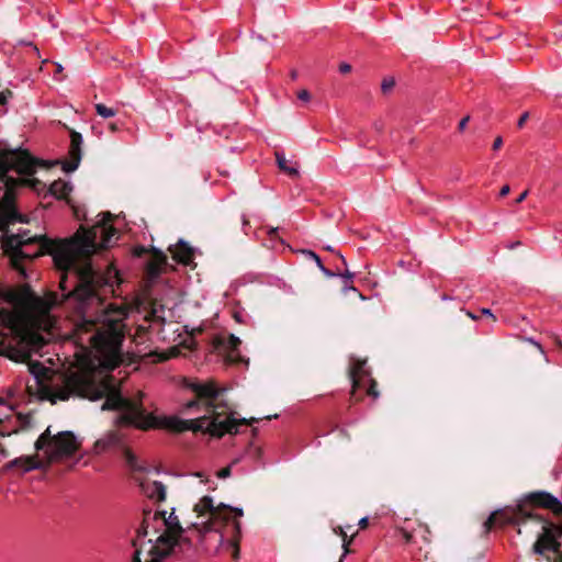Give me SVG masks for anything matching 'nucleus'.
<instances>
[{"label": "nucleus", "instance_id": "obj_46", "mask_svg": "<svg viewBox=\"0 0 562 562\" xmlns=\"http://www.w3.org/2000/svg\"><path fill=\"white\" fill-rule=\"evenodd\" d=\"M368 525H369V519H368V517H363V518H361V519L359 520V527H360V529H364V528H367V527H368Z\"/></svg>", "mask_w": 562, "mask_h": 562}, {"label": "nucleus", "instance_id": "obj_17", "mask_svg": "<svg viewBox=\"0 0 562 562\" xmlns=\"http://www.w3.org/2000/svg\"><path fill=\"white\" fill-rule=\"evenodd\" d=\"M169 251L178 263L189 266L193 262L194 250L183 240H179L176 246L169 247Z\"/></svg>", "mask_w": 562, "mask_h": 562}, {"label": "nucleus", "instance_id": "obj_57", "mask_svg": "<svg viewBox=\"0 0 562 562\" xmlns=\"http://www.w3.org/2000/svg\"><path fill=\"white\" fill-rule=\"evenodd\" d=\"M65 200L67 201V203L70 205V207H71V209H75V205H74V204H71L70 199H68V198H67V199H65Z\"/></svg>", "mask_w": 562, "mask_h": 562}, {"label": "nucleus", "instance_id": "obj_27", "mask_svg": "<svg viewBox=\"0 0 562 562\" xmlns=\"http://www.w3.org/2000/svg\"><path fill=\"white\" fill-rule=\"evenodd\" d=\"M53 437L50 435V430L49 428H47L43 434L40 435V437L37 438L36 442H35V449L36 450H43L45 447L48 448L47 451L50 450L52 448V441H53Z\"/></svg>", "mask_w": 562, "mask_h": 562}, {"label": "nucleus", "instance_id": "obj_21", "mask_svg": "<svg viewBox=\"0 0 562 562\" xmlns=\"http://www.w3.org/2000/svg\"><path fill=\"white\" fill-rule=\"evenodd\" d=\"M19 467L23 470V472H30L32 470L42 469L44 463L38 460L37 457H21L10 461L7 464V468H15Z\"/></svg>", "mask_w": 562, "mask_h": 562}, {"label": "nucleus", "instance_id": "obj_33", "mask_svg": "<svg viewBox=\"0 0 562 562\" xmlns=\"http://www.w3.org/2000/svg\"><path fill=\"white\" fill-rule=\"evenodd\" d=\"M338 277L342 278V282H344L342 289L345 292L348 290L358 292V290L352 285V281H353V277H355V274L352 272H349L348 270H346L345 272L340 271V274H338Z\"/></svg>", "mask_w": 562, "mask_h": 562}, {"label": "nucleus", "instance_id": "obj_10", "mask_svg": "<svg viewBox=\"0 0 562 562\" xmlns=\"http://www.w3.org/2000/svg\"><path fill=\"white\" fill-rule=\"evenodd\" d=\"M212 413H205L203 416L191 419V420H184L177 416H156L154 415V422L155 425L153 429H167L173 432H183L186 430H192L194 432L202 431L210 434L207 431L209 423L211 422Z\"/></svg>", "mask_w": 562, "mask_h": 562}, {"label": "nucleus", "instance_id": "obj_56", "mask_svg": "<svg viewBox=\"0 0 562 562\" xmlns=\"http://www.w3.org/2000/svg\"><path fill=\"white\" fill-rule=\"evenodd\" d=\"M65 200L67 201V203L70 205V207H71V209H75V205H74V204H71L70 199H68V198H67V199H65Z\"/></svg>", "mask_w": 562, "mask_h": 562}, {"label": "nucleus", "instance_id": "obj_8", "mask_svg": "<svg viewBox=\"0 0 562 562\" xmlns=\"http://www.w3.org/2000/svg\"><path fill=\"white\" fill-rule=\"evenodd\" d=\"M430 529L427 525L418 524L412 530L398 528L396 530L397 539L408 547L409 554L420 561L427 560L429 555Z\"/></svg>", "mask_w": 562, "mask_h": 562}, {"label": "nucleus", "instance_id": "obj_39", "mask_svg": "<svg viewBox=\"0 0 562 562\" xmlns=\"http://www.w3.org/2000/svg\"><path fill=\"white\" fill-rule=\"evenodd\" d=\"M297 99L303 102H308L311 100V93L306 89H302L297 92Z\"/></svg>", "mask_w": 562, "mask_h": 562}, {"label": "nucleus", "instance_id": "obj_31", "mask_svg": "<svg viewBox=\"0 0 562 562\" xmlns=\"http://www.w3.org/2000/svg\"><path fill=\"white\" fill-rule=\"evenodd\" d=\"M124 457H125V460H126V463L127 465L133 470V471H138V472H143L145 471V469L140 465L137 464V458L136 456L128 449V448H125L124 450Z\"/></svg>", "mask_w": 562, "mask_h": 562}, {"label": "nucleus", "instance_id": "obj_48", "mask_svg": "<svg viewBox=\"0 0 562 562\" xmlns=\"http://www.w3.org/2000/svg\"><path fill=\"white\" fill-rule=\"evenodd\" d=\"M468 121H469V116H465L460 121V123H459L460 131H463L465 128Z\"/></svg>", "mask_w": 562, "mask_h": 562}, {"label": "nucleus", "instance_id": "obj_43", "mask_svg": "<svg viewBox=\"0 0 562 562\" xmlns=\"http://www.w3.org/2000/svg\"><path fill=\"white\" fill-rule=\"evenodd\" d=\"M502 145H503V139H502V137L498 136L493 142V149L497 150L502 147Z\"/></svg>", "mask_w": 562, "mask_h": 562}, {"label": "nucleus", "instance_id": "obj_32", "mask_svg": "<svg viewBox=\"0 0 562 562\" xmlns=\"http://www.w3.org/2000/svg\"><path fill=\"white\" fill-rule=\"evenodd\" d=\"M94 109H95L97 114L104 119L113 117L117 113L116 109L109 108L103 103H97L94 105Z\"/></svg>", "mask_w": 562, "mask_h": 562}, {"label": "nucleus", "instance_id": "obj_44", "mask_svg": "<svg viewBox=\"0 0 562 562\" xmlns=\"http://www.w3.org/2000/svg\"><path fill=\"white\" fill-rule=\"evenodd\" d=\"M510 191V187L508 184H505L502 187L501 191H499V196L504 198L506 196Z\"/></svg>", "mask_w": 562, "mask_h": 562}, {"label": "nucleus", "instance_id": "obj_36", "mask_svg": "<svg viewBox=\"0 0 562 562\" xmlns=\"http://www.w3.org/2000/svg\"><path fill=\"white\" fill-rule=\"evenodd\" d=\"M395 86V80L394 78H384L382 83H381V90L383 93H387L390 92Z\"/></svg>", "mask_w": 562, "mask_h": 562}, {"label": "nucleus", "instance_id": "obj_15", "mask_svg": "<svg viewBox=\"0 0 562 562\" xmlns=\"http://www.w3.org/2000/svg\"><path fill=\"white\" fill-rule=\"evenodd\" d=\"M366 360L352 359L350 367V378L352 381L351 401L358 402L360 400L357 392L364 386L366 380L371 378L370 371L366 368Z\"/></svg>", "mask_w": 562, "mask_h": 562}, {"label": "nucleus", "instance_id": "obj_50", "mask_svg": "<svg viewBox=\"0 0 562 562\" xmlns=\"http://www.w3.org/2000/svg\"><path fill=\"white\" fill-rule=\"evenodd\" d=\"M109 130H110L111 132H113V133H114V132H116V131H119L117 124H116V123H110V124H109Z\"/></svg>", "mask_w": 562, "mask_h": 562}, {"label": "nucleus", "instance_id": "obj_49", "mask_svg": "<svg viewBox=\"0 0 562 562\" xmlns=\"http://www.w3.org/2000/svg\"><path fill=\"white\" fill-rule=\"evenodd\" d=\"M340 533L344 536V548L345 550L347 551V547L349 546V543L351 542V539L347 541V535L344 533V531L340 529Z\"/></svg>", "mask_w": 562, "mask_h": 562}, {"label": "nucleus", "instance_id": "obj_2", "mask_svg": "<svg viewBox=\"0 0 562 562\" xmlns=\"http://www.w3.org/2000/svg\"><path fill=\"white\" fill-rule=\"evenodd\" d=\"M536 504L527 499V495L516 507H506L493 512L484 521V532L488 533L496 527L506 525H520L527 520H533L541 526V532L532 546V552L538 555H544L547 551L552 553L546 555V562H562V551H560V539L562 538V526L553 524L551 519L533 513Z\"/></svg>", "mask_w": 562, "mask_h": 562}, {"label": "nucleus", "instance_id": "obj_7", "mask_svg": "<svg viewBox=\"0 0 562 562\" xmlns=\"http://www.w3.org/2000/svg\"><path fill=\"white\" fill-rule=\"evenodd\" d=\"M71 395L98 400L102 397L103 392L95 386L91 378L80 373H71L66 378L63 387L53 390V398L55 402L57 400L67 401Z\"/></svg>", "mask_w": 562, "mask_h": 562}, {"label": "nucleus", "instance_id": "obj_25", "mask_svg": "<svg viewBox=\"0 0 562 562\" xmlns=\"http://www.w3.org/2000/svg\"><path fill=\"white\" fill-rule=\"evenodd\" d=\"M146 492L151 499L157 502H164L166 499V486L159 481H154L148 484Z\"/></svg>", "mask_w": 562, "mask_h": 562}, {"label": "nucleus", "instance_id": "obj_42", "mask_svg": "<svg viewBox=\"0 0 562 562\" xmlns=\"http://www.w3.org/2000/svg\"><path fill=\"white\" fill-rule=\"evenodd\" d=\"M480 313H481V315L488 316V317H491L493 321H496V317L494 316V314L492 313V311H491L490 308H485V307H483V308H481V310H480Z\"/></svg>", "mask_w": 562, "mask_h": 562}, {"label": "nucleus", "instance_id": "obj_58", "mask_svg": "<svg viewBox=\"0 0 562 562\" xmlns=\"http://www.w3.org/2000/svg\"><path fill=\"white\" fill-rule=\"evenodd\" d=\"M324 249H325V250H327V251H331V252H334V249H333V247H330V246H326V247H324Z\"/></svg>", "mask_w": 562, "mask_h": 562}, {"label": "nucleus", "instance_id": "obj_54", "mask_svg": "<svg viewBox=\"0 0 562 562\" xmlns=\"http://www.w3.org/2000/svg\"><path fill=\"white\" fill-rule=\"evenodd\" d=\"M291 78H292L293 80H295V79L297 78V71H296V70H292V71H291Z\"/></svg>", "mask_w": 562, "mask_h": 562}, {"label": "nucleus", "instance_id": "obj_52", "mask_svg": "<svg viewBox=\"0 0 562 562\" xmlns=\"http://www.w3.org/2000/svg\"><path fill=\"white\" fill-rule=\"evenodd\" d=\"M244 229H246L247 226H249V221L246 217V215H243L241 217Z\"/></svg>", "mask_w": 562, "mask_h": 562}, {"label": "nucleus", "instance_id": "obj_34", "mask_svg": "<svg viewBox=\"0 0 562 562\" xmlns=\"http://www.w3.org/2000/svg\"><path fill=\"white\" fill-rule=\"evenodd\" d=\"M301 252L307 258V259H311L312 261H315V263L318 266H321V263L323 262L321 257L314 252L313 250H310V249H302Z\"/></svg>", "mask_w": 562, "mask_h": 562}, {"label": "nucleus", "instance_id": "obj_30", "mask_svg": "<svg viewBox=\"0 0 562 562\" xmlns=\"http://www.w3.org/2000/svg\"><path fill=\"white\" fill-rule=\"evenodd\" d=\"M378 383L373 378H369L366 380V384L363 387H366V394L372 398V401H376L379 398V391L376 389Z\"/></svg>", "mask_w": 562, "mask_h": 562}, {"label": "nucleus", "instance_id": "obj_6", "mask_svg": "<svg viewBox=\"0 0 562 562\" xmlns=\"http://www.w3.org/2000/svg\"><path fill=\"white\" fill-rule=\"evenodd\" d=\"M14 169H10V171ZM8 171L0 178L3 183L4 192L0 198V231H4L11 224L26 222L25 215L21 214L15 205V190L19 187H30L35 191H41L45 184L36 178H14L8 176ZM16 173H19L15 170Z\"/></svg>", "mask_w": 562, "mask_h": 562}, {"label": "nucleus", "instance_id": "obj_47", "mask_svg": "<svg viewBox=\"0 0 562 562\" xmlns=\"http://www.w3.org/2000/svg\"><path fill=\"white\" fill-rule=\"evenodd\" d=\"M527 195H528V191L526 190V191L521 192V193L518 195V198L516 199V201H515V202H516L517 204H518V203H521L522 201H525V199L527 198Z\"/></svg>", "mask_w": 562, "mask_h": 562}, {"label": "nucleus", "instance_id": "obj_26", "mask_svg": "<svg viewBox=\"0 0 562 562\" xmlns=\"http://www.w3.org/2000/svg\"><path fill=\"white\" fill-rule=\"evenodd\" d=\"M19 316L14 311L0 307V324L8 328L16 326Z\"/></svg>", "mask_w": 562, "mask_h": 562}, {"label": "nucleus", "instance_id": "obj_41", "mask_svg": "<svg viewBox=\"0 0 562 562\" xmlns=\"http://www.w3.org/2000/svg\"><path fill=\"white\" fill-rule=\"evenodd\" d=\"M339 71H340L341 74H348V72H350V71H351V65H349V64H347V63H341V64L339 65Z\"/></svg>", "mask_w": 562, "mask_h": 562}, {"label": "nucleus", "instance_id": "obj_13", "mask_svg": "<svg viewBox=\"0 0 562 562\" xmlns=\"http://www.w3.org/2000/svg\"><path fill=\"white\" fill-rule=\"evenodd\" d=\"M243 515H244V512L241 508L231 507L223 503L221 504V517L220 518L224 519L233 530L232 540H233L234 547H235L234 554H233L234 559H238V554H239L238 542H239V539L241 536V525H240V521L238 520V518L241 517Z\"/></svg>", "mask_w": 562, "mask_h": 562}, {"label": "nucleus", "instance_id": "obj_51", "mask_svg": "<svg viewBox=\"0 0 562 562\" xmlns=\"http://www.w3.org/2000/svg\"><path fill=\"white\" fill-rule=\"evenodd\" d=\"M467 315H468L471 319H473V321H476V319H479V317H480L479 315H476V314H474V313H472V312H470V311H468V312H467Z\"/></svg>", "mask_w": 562, "mask_h": 562}, {"label": "nucleus", "instance_id": "obj_16", "mask_svg": "<svg viewBox=\"0 0 562 562\" xmlns=\"http://www.w3.org/2000/svg\"><path fill=\"white\" fill-rule=\"evenodd\" d=\"M241 344L240 339L235 335H216L213 338V347L217 352H226L233 360L237 356L238 347Z\"/></svg>", "mask_w": 562, "mask_h": 562}, {"label": "nucleus", "instance_id": "obj_45", "mask_svg": "<svg viewBox=\"0 0 562 562\" xmlns=\"http://www.w3.org/2000/svg\"><path fill=\"white\" fill-rule=\"evenodd\" d=\"M278 231L279 228L278 227H271L268 229V235L271 239H274L277 238V235H278Z\"/></svg>", "mask_w": 562, "mask_h": 562}, {"label": "nucleus", "instance_id": "obj_20", "mask_svg": "<svg viewBox=\"0 0 562 562\" xmlns=\"http://www.w3.org/2000/svg\"><path fill=\"white\" fill-rule=\"evenodd\" d=\"M122 445V439L116 432H109L103 438H100L94 443L95 453H103L110 449L119 448Z\"/></svg>", "mask_w": 562, "mask_h": 562}, {"label": "nucleus", "instance_id": "obj_11", "mask_svg": "<svg viewBox=\"0 0 562 562\" xmlns=\"http://www.w3.org/2000/svg\"><path fill=\"white\" fill-rule=\"evenodd\" d=\"M79 449V442L71 431H60L53 437L52 448L47 451L49 461L72 457Z\"/></svg>", "mask_w": 562, "mask_h": 562}, {"label": "nucleus", "instance_id": "obj_4", "mask_svg": "<svg viewBox=\"0 0 562 562\" xmlns=\"http://www.w3.org/2000/svg\"><path fill=\"white\" fill-rule=\"evenodd\" d=\"M149 527H151L156 533H160L155 540L149 539L150 543H155L150 547V559L146 560V562H166V559L171 553H176V548L181 547L182 542L191 548L190 540L181 539L183 528L178 517L173 513L166 517L165 510H144L143 522L137 529V539L133 540L135 548L137 547V541L147 536ZM133 562H142L138 549H135Z\"/></svg>", "mask_w": 562, "mask_h": 562}, {"label": "nucleus", "instance_id": "obj_3", "mask_svg": "<svg viewBox=\"0 0 562 562\" xmlns=\"http://www.w3.org/2000/svg\"><path fill=\"white\" fill-rule=\"evenodd\" d=\"M189 389L194 392L196 398L182 404V413H212L207 431L211 436L221 438L225 434L235 435L239 432L240 426H248L257 422L256 418H236L224 401H217L221 390L213 381L206 383L191 382Z\"/></svg>", "mask_w": 562, "mask_h": 562}, {"label": "nucleus", "instance_id": "obj_35", "mask_svg": "<svg viewBox=\"0 0 562 562\" xmlns=\"http://www.w3.org/2000/svg\"><path fill=\"white\" fill-rule=\"evenodd\" d=\"M238 460H234L229 465L217 471L216 476L218 479H227L232 474V467L237 463Z\"/></svg>", "mask_w": 562, "mask_h": 562}, {"label": "nucleus", "instance_id": "obj_59", "mask_svg": "<svg viewBox=\"0 0 562 562\" xmlns=\"http://www.w3.org/2000/svg\"><path fill=\"white\" fill-rule=\"evenodd\" d=\"M75 215H76L77 217H79L78 210H76V209H75Z\"/></svg>", "mask_w": 562, "mask_h": 562}, {"label": "nucleus", "instance_id": "obj_40", "mask_svg": "<svg viewBox=\"0 0 562 562\" xmlns=\"http://www.w3.org/2000/svg\"><path fill=\"white\" fill-rule=\"evenodd\" d=\"M528 117H529L528 112L522 113L517 122V126L519 128H521L525 125V123L527 122Z\"/></svg>", "mask_w": 562, "mask_h": 562}, {"label": "nucleus", "instance_id": "obj_12", "mask_svg": "<svg viewBox=\"0 0 562 562\" xmlns=\"http://www.w3.org/2000/svg\"><path fill=\"white\" fill-rule=\"evenodd\" d=\"M29 370L35 379L36 392L41 400L50 401L55 404L53 398V387L48 384L52 379V371L43 363L35 361L29 364Z\"/></svg>", "mask_w": 562, "mask_h": 562}, {"label": "nucleus", "instance_id": "obj_55", "mask_svg": "<svg viewBox=\"0 0 562 562\" xmlns=\"http://www.w3.org/2000/svg\"><path fill=\"white\" fill-rule=\"evenodd\" d=\"M234 317L238 323L243 322L238 313H235Z\"/></svg>", "mask_w": 562, "mask_h": 562}, {"label": "nucleus", "instance_id": "obj_53", "mask_svg": "<svg viewBox=\"0 0 562 562\" xmlns=\"http://www.w3.org/2000/svg\"><path fill=\"white\" fill-rule=\"evenodd\" d=\"M336 255L339 258V260L341 261V263L346 267L347 262H346L345 257L340 252H336Z\"/></svg>", "mask_w": 562, "mask_h": 562}, {"label": "nucleus", "instance_id": "obj_38", "mask_svg": "<svg viewBox=\"0 0 562 562\" xmlns=\"http://www.w3.org/2000/svg\"><path fill=\"white\" fill-rule=\"evenodd\" d=\"M12 97V92L7 89L4 91H0V104L5 105L8 103V99Z\"/></svg>", "mask_w": 562, "mask_h": 562}, {"label": "nucleus", "instance_id": "obj_19", "mask_svg": "<svg viewBox=\"0 0 562 562\" xmlns=\"http://www.w3.org/2000/svg\"><path fill=\"white\" fill-rule=\"evenodd\" d=\"M194 512L198 513L199 516L204 514H210L212 518L221 517V504L218 506H214L213 498L211 496H203L195 505Z\"/></svg>", "mask_w": 562, "mask_h": 562}, {"label": "nucleus", "instance_id": "obj_23", "mask_svg": "<svg viewBox=\"0 0 562 562\" xmlns=\"http://www.w3.org/2000/svg\"><path fill=\"white\" fill-rule=\"evenodd\" d=\"M72 190L70 182L64 181L61 179L55 180L48 187V193L56 198L57 200L67 199L69 192Z\"/></svg>", "mask_w": 562, "mask_h": 562}, {"label": "nucleus", "instance_id": "obj_28", "mask_svg": "<svg viewBox=\"0 0 562 562\" xmlns=\"http://www.w3.org/2000/svg\"><path fill=\"white\" fill-rule=\"evenodd\" d=\"M276 160H277L278 167L282 171L286 172L290 176H297L299 175V171H297L296 168L290 167L288 165V161H286V159H285V157H284V155L282 153H278V151L276 153Z\"/></svg>", "mask_w": 562, "mask_h": 562}, {"label": "nucleus", "instance_id": "obj_24", "mask_svg": "<svg viewBox=\"0 0 562 562\" xmlns=\"http://www.w3.org/2000/svg\"><path fill=\"white\" fill-rule=\"evenodd\" d=\"M164 313H165V306L162 304H159L157 301H153L150 303V310H149L148 314L145 316V319L147 322L158 323L160 325H164L166 322Z\"/></svg>", "mask_w": 562, "mask_h": 562}, {"label": "nucleus", "instance_id": "obj_37", "mask_svg": "<svg viewBox=\"0 0 562 562\" xmlns=\"http://www.w3.org/2000/svg\"><path fill=\"white\" fill-rule=\"evenodd\" d=\"M318 268L321 269V271L326 276V277H329V278H333V277H338V274H340V269L337 267L336 268V271L334 270H330L328 268H326L323 262L321 263V266H318Z\"/></svg>", "mask_w": 562, "mask_h": 562}, {"label": "nucleus", "instance_id": "obj_1", "mask_svg": "<svg viewBox=\"0 0 562 562\" xmlns=\"http://www.w3.org/2000/svg\"><path fill=\"white\" fill-rule=\"evenodd\" d=\"M113 215L102 213V220L90 228L81 226L74 236L66 239H52L45 235L30 236L27 231L9 234L7 228L1 236V246L11 257L13 269L26 278L23 259H34L43 255L53 257L56 268L63 271L60 289L63 304L72 310L74 334L81 342H89L104 362L116 367L122 357V342L125 337L124 307L104 306L97 292V276L90 263L76 270L79 260L88 261L99 249L111 246L117 231L112 225Z\"/></svg>", "mask_w": 562, "mask_h": 562}, {"label": "nucleus", "instance_id": "obj_29", "mask_svg": "<svg viewBox=\"0 0 562 562\" xmlns=\"http://www.w3.org/2000/svg\"><path fill=\"white\" fill-rule=\"evenodd\" d=\"M14 415V408L3 398H0V423L9 420Z\"/></svg>", "mask_w": 562, "mask_h": 562}, {"label": "nucleus", "instance_id": "obj_18", "mask_svg": "<svg viewBox=\"0 0 562 562\" xmlns=\"http://www.w3.org/2000/svg\"><path fill=\"white\" fill-rule=\"evenodd\" d=\"M167 263L166 255L154 249L153 258L146 265V273L150 279H156L161 274L162 267Z\"/></svg>", "mask_w": 562, "mask_h": 562}, {"label": "nucleus", "instance_id": "obj_14", "mask_svg": "<svg viewBox=\"0 0 562 562\" xmlns=\"http://www.w3.org/2000/svg\"><path fill=\"white\" fill-rule=\"evenodd\" d=\"M82 135L75 130H70L68 159L61 161V168L65 172H72L78 168L82 157Z\"/></svg>", "mask_w": 562, "mask_h": 562}, {"label": "nucleus", "instance_id": "obj_9", "mask_svg": "<svg viewBox=\"0 0 562 562\" xmlns=\"http://www.w3.org/2000/svg\"><path fill=\"white\" fill-rule=\"evenodd\" d=\"M37 165L38 160L33 158L27 150H0V178L10 169L16 170L24 177L32 176L35 173Z\"/></svg>", "mask_w": 562, "mask_h": 562}, {"label": "nucleus", "instance_id": "obj_22", "mask_svg": "<svg viewBox=\"0 0 562 562\" xmlns=\"http://www.w3.org/2000/svg\"><path fill=\"white\" fill-rule=\"evenodd\" d=\"M0 296L10 304L22 305L26 302L29 296H32V293L29 288H25L23 292L14 290L0 292Z\"/></svg>", "mask_w": 562, "mask_h": 562}, {"label": "nucleus", "instance_id": "obj_5", "mask_svg": "<svg viewBox=\"0 0 562 562\" xmlns=\"http://www.w3.org/2000/svg\"><path fill=\"white\" fill-rule=\"evenodd\" d=\"M144 392L138 391L133 398H125L120 393L111 394L102 405V409L120 411L117 423L121 426L133 427L142 431L151 430L154 415L148 413L144 406Z\"/></svg>", "mask_w": 562, "mask_h": 562}]
</instances>
